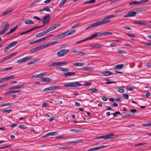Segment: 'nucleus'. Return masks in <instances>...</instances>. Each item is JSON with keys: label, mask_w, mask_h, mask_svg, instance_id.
<instances>
[{"label": "nucleus", "mask_w": 151, "mask_h": 151, "mask_svg": "<svg viewBox=\"0 0 151 151\" xmlns=\"http://www.w3.org/2000/svg\"><path fill=\"white\" fill-rule=\"evenodd\" d=\"M51 91L60 88V86H55L53 85L52 86L50 87Z\"/></svg>", "instance_id": "19"}, {"label": "nucleus", "mask_w": 151, "mask_h": 151, "mask_svg": "<svg viewBox=\"0 0 151 151\" xmlns=\"http://www.w3.org/2000/svg\"><path fill=\"white\" fill-rule=\"evenodd\" d=\"M19 127L21 129H25L27 128L26 126L25 125H20Z\"/></svg>", "instance_id": "50"}, {"label": "nucleus", "mask_w": 151, "mask_h": 151, "mask_svg": "<svg viewBox=\"0 0 151 151\" xmlns=\"http://www.w3.org/2000/svg\"><path fill=\"white\" fill-rule=\"evenodd\" d=\"M67 36L66 33V32H65L59 35L56 36L55 37V39L56 40H58Z\"/></svg>", "instance_id": "8"}, {"label": "nucleus", "mask_w": 151, "mask_h": 151, "mask_svg": "<svg viewBox=\"0 0 151 151\" xmlns=\"http://www.w3.org/2000/svg\"><path fill=\"white\" fill-rule=\"evenodd\" d=\"M106 146L103 145L101 146H100L98 147H96L94 148H92L90 149H88V151H94L95 150H98L104 148L106 147Z\"/></svg>", "instance_id": "9"}, {"label": "nucleus", "mask_w": 151, "mask_h": 151, "mask_svg": "<svg viewBox=\"0 0 151 151\" xmlns=\"http://www.w3.org/2000/svg\"><path fill=\"white\" fill-rule=\"evenodd\" d=\"M142 126L145 127H148L151 126V122L148 124H143Z\"/></svg>", "instance_id": "48"}, {"label": "nucleus", "mask_w": 151, "mask_h": 151, "mask_svg": "<svg viewBox=\"0 0 151 151\" xmlns=\"http://www.w3.org/2000/svg\"><path fill=\"white\" fill-rule=\"evenodd\" d=\"M39 60V59H36L34 60L31 62H30L27 64V65H29L31 64H33L36 63Z\"/></svg>", "instance_id": "25"}, {"label": "nucleus", "mask_w": 151, "mask_h": 151, "mask_svg": "<svg viewBox=\"0 0 151 151\" xmlns=\"http://www.w3.org/2000/svg\"><path fill=\"white\" fill-rule=\"evenodd\" d=\"M12 111V109H8V110H2L1 111L3 112V113H6L8 112L9 113H10Z\"/></svg>", "instance_id": "52"}, {"label": "nucleus", "mask_w": 151, "mask_h": 151, "mask_svg": "<svg viewBox=\"0 0 151 151\" xmlns=\"http://www.w3.org/2000/svg\"><path fill=\"white\" fill-rule=\"evenodd\" d=\"M97 37V35L96 34V33L95 32V33L94 34L92 35L91 36H90V37H89L87 38V40H91V39H92L93 38L95 37Z\"/></svg>", "instance_id": "28"}, {"label": "nucleus", "mask_w": 151, "mask_h": 151, "mask_svg": "<svg viewBox=\"0 0 151 151\" xmlns=\"http://www.w3.org/2000/svg\"><path fill=\"white\" fill-rule=\"evenodd\" d=\"M46 33L47 32H46V30H45V31H43L39 33L36 35V37H39L45 35Z\"/></svg>", "instance_id": "17"}, {"label": "nucleus", "mask_w": 151, "mask_h": 151, "mask_svg": "<svg viewBox=\"0 0 151 151\" xmlns=\"http://www.w3.org/2000/svg\"><path fill=\"white\" fill-rule=\"evenodd\" d=\"M85 54V52H82L81 51H79L78 52V53L76 54V55H80L81 56H82Z\"/></svg>", "instance_id": "46"}, {"label": "nucleus", "mask_w": 151, "mask_h": 151, "mask_svg": "<svg viewBox=\"0 0 151 151\" xmlns=\"http://www.w3.org/2000/svg\"><path fill=\"white\" fill-rule=\"evenodd\" d=\"M64 76L65 77L74 76L76 75V72H68L66 73H64Z\"/></svg>", "instance_id": "10"}, {"label": "nucleus", "mask_w": 151, "mask_h": 151, "mask_svg": "<svg viewBox=\"0 0 151 151\" xmlns=\"http://www.w3.org/2000/svg\"><path fill=\"white\" fill-rule=\"evenodd\" d=\"M53 36V35H47L45 37H44L43 38H41V40H42V41H43L44 40H46V39H47V38L49 37H52V36Z\"/></svg>", "instance_id": "38"}, {"label": "nucleus", "mask_w": 151, "mask_h": 151, "mask_svg": "<svg viewBox=\"0 0 151 151\" xmlns=\"http://www.w3.org/2000/svg\"><path fill=\"white\" fill-rule=\"evenodd\" d=\"M57 43H58V41L52 42H50L49 43V45H54L55 44Z\"/></svg>", "instance_id": "58"}, {"label": "nucleus", "mask_w": 151, "mask_h": 151, "mask_svg": "<svg viewBox=\"0 0 151 151\" xmlns=\"http://www.w3.org/2000/svg\"><path fill=\"white\" fill-rule=\"evenodd\" d=\"M39 50L40 49L38 46L31 50H30V52L31 53H33Z\"/></svg>", "instance_id": "23"}, {"label": "nucleus", "mask_w": 151, "mask_h": 151, "mask_svg": "<svg viewBox=\"0 0 151 151\" xmlns=\"http://www.w3.org/2000/svg\"><path fill=\"white\" fill-rule=\"evenodd\" d=\"M24 86V84L20 85L19 86H15L11 87L9 88V89L11 90V89H18L20 88H21Z\"/></svg>", "instance_id": "14"}, {"label": "nucleus", "mask_w": 151, "mask_h": 151, "mask_svg": "<svg viewBox=\"0 0 151 151\" xmlns=\"http://www.w3.org/2000/svg\"><path fill=\"white\" fill-rule=\"evenodd\" d=\"M118 52L119 53L124 54L126 53V52L124 50H118Z\"/></svg>", "instance_id": "51"}, {"label": "nucleus", "mask_w": 151, "mask_h": 151, "mask_svg": "<svg viewBox=\"0 0 151 151\" xmlns=\"http://www.w3.org/2000/svg\"><path fill=\"white\" fill-rule=\"evenodd\" d=\"M97 37H100L103 36V33L96 32Z\"/></svg>", "instance_id": "64"}, {"label": "nucleus", "mask_w": 151, "mask_h": 151, "mask_svg": "<svg viewBox=\"0 0 151 151\" xmlns=\"http://www.w3.org/2000/svg\"><path fill=\"white\" fill-rule=\"evenodd\" d=\"M58 62H55L53 63L50 62L49 63L48 66L49 67L58 66Z\"/></svg>", "instance_id": "16"}, {"label": "nucleus", "mask_w": 151, "mask_h": 151, "mask_svg": "<svg viewBox=\"0 0 151 151\" xmlns=\"http://www.w3.org/2000/svg\"><path fill=\"white\" fill-rule=\"evenodd\" d=\"M17 28V26H15V27L11 29L10 31V32L12 33L13 32H14Z\"/></svg>", "instance_id": "47"}, {"label": "nucleus", "mask_w": 151, "mask_h": 151, "mask_svg": "<svg viewBox=\"0 0 151 151\" xmlns=\"http://www.w3.org/2000/svg\"><path fill=\"white\" fill-rule=\"evenodd\" d=\"M112 33L110 32H108L103 33V36H106L109 35H112Z\"/></svg>", "instance_id": "32"}, {"label": "nucleus", "mask_w": 151, "mask_h": 151, "mask_svg": "<svg viewBox=\"0 0 151 151\" xmlns=\"http://www.w3.org/2000/svg\"><path fill=\"white\" fill-rule=\"evenodd\" d=\"M54 29V27L53 26L51 27H50L49 28H48L46 30V32H47V33Z\"/></svg>", "instance_id": "34"}, {"label": "nucleus", "mask_w": 151, "mask_h": 151, "mask_svg": "<svg viewBox=\"0 0 151 151\" xmlns=\"http://www.w3.org/2000/svg\"><path fill=\"white\" fill-rule=\"evenodd\" d=\"M81 84L78 82H70L69 83H67L63 86L64 87H77L81 86Z\"/></svg>", "instance_id": "2"}, {"label": "nucleus", "mask_w": 151, "mask_h": 151, "mask_svg": "<svg viewBox=\"0 0 151 151\" xmlns=\"http://www.w3.org/2000/svg\"><path fill=\"white\" fill-rule=\"evenodd\" d=\"M24 22L26 24H34L33 21L28 19L25 20Z\"/></svg>", "instance_id": "21"}, {"label": "nucleus", "mask_w": 151, "mask_h": 151, "mask_svg": "<svg viewBox=\"0 0 151 151\" xmlns=\"http://www.w3.org/2000/svg\"><path fill=\"white\" fill-rule=\"evenodd\" d=\"M12 68V67H9V68H3V69L2 71H6V70H8L11 69Z\"/></svg>", "instance_id": "55"}, {"label": "nucleus", "mask_w": 151, "mask_h": 151, "mask_svg": "<svg viewBox=\"0 0 151 151\" xmlns=\"http://www.w3.org/2000/svg\"><path fill=\"white\" fill-rule=\"evenodd\" d=\"M44 9L47 12H51L50 9L47 6H44Z\"/></svg>", "instance_id": "49"}, {"label": "nucleus", "mask_w": 151, "mask_h": 151, "mask_svg": "<svg viewBox=\"0 0 151 151\" xmlns=\"http://www.w3.org/2000/svg\"><path fill=\"white\" fill-rule=\"evenodd\" d=\"M127 89L129 91H133L134 89V88L132 87L128 86L127 87Z\"/></svg>", "instance_id": "63"}, {"label": "nucleus", "mask_w": 151, "mask_h": 151, "mask_svg": "<svg viewBox=\"0 0 151 151\" xmlns=\"http://www.w3.org/2000/svg\"><path fill=\"white\" fill-rule=\"evenodd\" d=\"M56 68L57 69H58L59 70H60L61 71L63 72H67L70 70V69H69L66 68H59L58 67H57Z\"/></svg>", "instance_id": "20"}, {"label": "nucleus", "mask_w": 151, "mask_h": 151, "mask_svg": "<svg viewBox=\"0 0 151 151\" xmlns=\"http://www.w3.org/2000/svg\"><path fill=\"white\" fill-rule=\"evenodd\" d=\"M137 4H139V1H132L130 2L129 4L130 5H134Z\"/></svg>", "instance_id": "35"}, {"label": "nucleus", "mask_w": 151, "mask_h": 151, "mask_svg": "<svg viewBox=\"0 0 151 151\" xmlns=\"http://www.w3.org/2000/svg\"><path fill=\"white\" fill-rule=\"evenodd\" d=\"M101 74L104 76H107L113 75L114 74V73L111 71H106L102 72Z\"/></svg>", "instance_id": "11"}, {"label": "nucleus", "mask_w": 151, "mask_h": 151, "mask_svg": "<svg viewBox=\"0 0 151 151\" xmlns=\"http://www.w3.org/2000/svg\"><path fill=\"white\" fill-rule=\"evenodd\" d=\"M76 30H71V31H70V32H69V31L66 32V35L67 36H68L69 35H70L71 34H73L75 33L76 32Z\"/></svg>", "instance_id": "24"}, {"label": "nucleus", "mask_w": 151, "mask_h": 151, "mask_svg": "<svg viewBox=\"0 0 151 151\" xmlns=\"http://www.w3.org/2000/svg\"><path fill=\"white\" fill-rule=\"evenodd\" d=\"M96 138L98 139L104 138V139L105 140L109 139H114L115 137L113 133H110L104 136L97 137Z\"/></svg>", "instance_id": "3"}, {"label": "nucleus", "mask_w": 151, "mask_h": 151, "mask_svg": "<svg viewBox=\"0 0 151 151\" xmlns=\"http://www.w3.org/2000/svg\"><path fill=\"white\" fill-rule=\"evenodd\" d=\"M69 50V49L60 50L57 52L56 55L59 57L63 56L67 53Z\"/></svg>", "instance_id": "4"}, {"label": "nucleus", "mask_w": 151, "mask_h": 151, "mask_svg": "<svg viewBox=\"0 0 151 151\" xmlns=\"http://www.w3.org/2000/svg\"><path fill=\"white\" fill-rule=\"evenodd\" d=\"M106 81H108L105 83V84H109L111 83H116V82L113 81H110V80L109 79H106Z\"/></svg>", "instance_id": "42"}, {"label": "nucleus", "mask_w": 151, "mask_h": 151, "mask_svg": "<svg viewBox=\"0 0 151 151\" xmlns=\"http://www.w3.org/2000/svg\"><path fill=\"white\" fill-rule=\"evenodd\" d=\"M123 97L124 98L126 99H127L129 98V95L127 94H123Z\"/></svg>", "instance_id": "60"}, {"label": "nucleus", "mask_w": 151, "mask_h": 151, "mask_svg": "<svg viewBox=\"0 0 151 151\" xmlns=\"http://www.w3.org/2000/svg\"><path fill=\"white\" fill-rule=\"evenodd\" d=\"M82 69L84 71H92L93 70V67H84L82 68Z\"/></svg>", "instance_id": "12"}, {"label": "nucleus", "mask_w": 151, "mask_h": 151, "mask_svg": "<svg viewBox=\"0 0 151 151\" xmlns=\"http://www.w3.org/2000/svg\"><path fill=\"white\" fill-rule=\"evenodd\" d=\"M10 26V24L8 22H6L5 25L3 28L6 31L9 28Z\"/></svg>", "instance_id": "29"}, {"label": "nucleus", "mask_w": 151, "mask_h": 151, "mask_svg": "<svg viewBox=\"0 0 151 151\" xmlns=\"http://www.w3.org/2000/svg\"><path fill=\"white\" fill-rule=\"evenodd\" d=\"M6 31V30H4V29L3 28L1 30V31H0V35H2Z\"/></svg>", "instance_id": "56"}, {"label": "nucleus", "mask_w": 151, "mask_h": 151, "mask_svg": "<svg viewBox=\"0 0 151 151\" xmlns=\"http://www.w3.org/2000/svg\"><path fill=\"white\" fill-rule=\"evenodd\" d=\"M150 8V7L148 6H146L141 8V9L143 10V11L147 10Z\"/></svg>", "instance_id": "39"}, {"label": "nucleus", "mask_w": 151, "mask_h": 151, "mask_svg": "<svg viewBox=\"0 0 151 151\" xmlns=\"http://www.w3.org/2000/svg\"><path fill=\"white\" fill-rule=\"evenodd\" d=\"M124 89L119 88L118 91L120 93H123L124 92Z\"/></svg>", "instance_id": "53"}, {"label": "nucleus", "mask_w": 151, "mask_h": 151, "mask_svg": "<svg viewBox=\"0 0 151 151\" xmlns=\"http://www.w3.org/2000/svg\"><path fill=\"white\" fill-rule=\"evenodd\" d=\"M53 36V35H47L45 37H44L43 38H41V40H42V41H43L44 40H46V39H47V38L49 37H52V36Z\"/></svg>", "instance_id": "37"}, {"label": "nucleus", "mask_w": 151, "mask_h": 151, "mask_svg": "<svg viewBox=\"0 0 151 151\" xmlns=\"http://www.w3.org/2000/svg\"><path fill=\"white\" fill-rule=\"evenodd\" d=\"M17 44V42L15 41L12 42L9 44L7 47L5 48L4 49V52H7L8 50L11 47H12L16 45Z\"/></svg>", "instance_id": "7"}, {"label": "nucleus", "mask_w": 151, "mask_h": 151, "mask_svg": "<svg viewBox=\"0 0 151 151\" xmlns=\"http://www.w3.org/2000/svg\"><path fill=\"white\" fill-rule=\"evenodd\" d=\"M95 2L96 0H90L88 1H87L84 2V4H92L95 3Z\"/></svg>", "instance_id": "41"}, {"label": "nucleus", "mask_w": 151, "mask_h": 151, "mask_svg": "<svg viewBox=\"0 0 151 151\" xmlns=\"http://www.w3.org/2000/svg\"><path fill=\"white\" fill-rule=\"evenodd\" d=\"M147 144L145 143H139L135 145V146H137L139 145H146Z\"/></svg>", "instance_id": "59"}, {"label": "nucleus", "mask_w": 151, "mask_h": 151, "mask_svg": "<svg viewBox=\"0 0 151 151\" xmlns=\"http://www.w3.org/2000/svg\"><path fill=\"white\" fill-rule=\"evenodd\" d=\"M130 116H132V115H131L130 113H129L126 114L124 115H122V117H127Z\"/></svg>", "instance_id": "54"}, {"label": "nucleus", "mask_w": 151, "mask_h": 151, "mask_svg": "<svg viewBox=\"0 0 151 151\" xmlns=\"http://www.w3.org/2000/svg\"><path fill=\"white\" fill-rule=\"evenodd\" d=\"M68 137L65 136V135H62L61 136L57 137L56 138V139H59L65 138Z\"/></svg>", "instance_id": "40"}, {"label": "nucleus", "mask_w": 151, "mask_h": 151, "mask_svg": "<svg viewBox=\"0 0 151 151\" xmlns=\"http://www.w3.org/2000/svg\"><path fill=\"white\" fill-rule=\"evenodd\" d=\"M124 65L122 64L116 65L114 67V68L115 69H121L124 67Z\"/></svg>", "instance_id": "15"}, {"label": "nucleus", "mask_w": 151, "mask_h": 151, "mask_svg": "<svg viewBox=\"0 0 151 151\" xmlns=\"http://www.w3.org/2000/svg\"><path fill=\"white\" fill-rule=\"evenodd\" d=\"M26 61L27 60L26 59V58L25 57L23 58L20 59L19 60L16 62V63H21L24 62Z\"/></svg>", "instance_id": "22"}, {"label": "nucleus", "mask_w": 151, "mask_h": 151, "mask_svg": "<svg viewBox=\"0 0 151 151\" xmlns=\"http://www.w3.org/2000/svg\"><path fill=\"white\" fill-rule=\"evenodd\" d=\"M12 103H7L6 104H1L0 106H11Z\"/></svg>", "instance_id": "43"}, {"label": "nucleus", "mask_w": 151, "mask_h": 151, "mask_svg": "<svg viewBox=\"0 0 151 151\" xmlns=\"http://www.w3.org/2000/svg\"><path fill=\"white\" fill-rule=\"evenodd\" d=\"M50 19V16L48 14L43 17V19L42 21V23L45 25V24L49 23Z\"/></svg>", "instance_id": "6"}, {"label": "nucleus", "mask_w": 151, "mask_h": 151, "mask_svg": "<svg viewBox=\"0 0 151 151\" xmlns=\"http://www.w3.org/2000/svg\"><path fill=\"white\" fill-rule=\"evenodd\" d=\"M149 0H141V1H139V4L142 3H145L147 2Z\"/></svg>", "instance_id": "57"}, {"label": "nucleus", "mask_w": 151, "mask_h": 151, "mask_svg": "<svg viewBox=\"0 0 151 151\" xmlns=\"http://www.w3.org/2000/svg\"><path fill=\"white\" fill-rule=\"evenodd\" d=\"M13 10H7L5 12H4L3 13V14H2V15L3 16H5V15L8 14L9 13L12 12Z\"/></svg>", "instance_id": "31"}, {"label": "nucleus", "mask_w": 151, "mask_h": 151, "mask_svg": "<svg viewBox=\"0 0 151 151\" xmlns=\"http://www.w3.org/2000/svg\"><path fill=\"white\" fill-rule=\"evenodd\" d=\"M83 139H79L75 141H73L70 142H69L68 143L70 144L74 143H77L78 142H81L82 141Z\"/></svg>", "instance_id": "33"}, {"label": "nucleus", "mask_w": 151, "mask_h": 151, "mask_svg": "<svg viewBox=\"0 0 151 151\" xmlns=\"http://www.w3.org/2000/svg\"><path fill=\"white\" fill-rule=\"evenodd\" d=\"M52 81V79L49 78L42 77V81L44 82H49Z\"/></svg>", "instance_id": "13"}, {"label": "nucleus", "mask_w": 151, "mask_h": 151, "mask_svg": "<svg viewBox=\"0 0 151 151\" xmlns=\"http://www.w3.org/2000/svg\"><path fill=\"white\" fill-rule=\"evenodd\" d=\"M92 24L93 27H97L98 26L101 25L100 22L94 23Z\"/></svg>", "instance_id": "27"}, {"label": "nucleus", "mask_w": 151, "mask_h": 151, "mask_svg": "<svg viewBox=\"0 0 151 151\" xmlns=\"http://www.w3.org/2000/svg\"><path fill=\"white\" fill-rule=\"evenodd\" d=\"M49 46V45H40L38 47V48H39V49L40 50L41 49L45 48L47 47L48 46Z\"/></svg>", "instance_id": "45"}, {"label": "nucleus", "mask_w": 151, "mask_h": 151, "mask_svg": "<svg viewBox=\"0 0 151 151\" xmlns=\"http://www.w3.org/2000/svg\"><path fill=\"white\" fill-rule=\"evenodd\" d=\"M88 90L90 92L95 93L97 91V89L96 88H94L92 89H90Z\"/></svg>", "instance_id": "44"}, {"label": "nucleus", "mask_w": 151, "mask_h": 151, "mask_svg": "<svg viewBox=\"0 0 151 151\" xmlns=\"http://www.w3.org/2000/svg\"><path fill=\"white\" fill-rule=\"evenodd\" d=\"M137 14V13L135 11H130L127 13L123 16L124 17H133L135 16Z\"/></svg>", "instance_id": "5"}, {"label": "nucleus", "mask_w": 151, "mask_h": 151, "mask_svg": "<svg viewBox=\"0 0 151 151\" xmlns=\"http://www.w3.org/2000/svg\"><path fill=\"white\" fill-rule=\"evenodd\" d=\"M132 23L133 24H141L142 25L146 24V23L144 22H141L139 21H136V20H134L132 22Z\"/></svg>", "instance_id": "18"}, {"label": "nucleus", "mask_w": 151, "mask_h": 151, "mask_svg": "<svg viewBox=\"0 0 151 151\" xmlns=\"http://www.w3.org/2000/svg\"><path fill=\"white\" fill-rule=\"evenodd\" d=\"M52 135H57L59 134V132H52Z\"/></svg>", "instance_id": "62"}, {"label": "nucleus", "mask_w": 151, "mask_h": 151, "mask_svg": "<svg viewBox=\"0 0 151 151\" xmlns=\"http://www.w3.org/2000/svg\"><path fill=\"white\" fill-rule=\"evenodd\" d=\"M96 48H101L103 47L104 45L101 44L97 43L95 44Z\"/></svg>", "instance_id": "36"}, {"label": "nucleus", "mask_w": 151, "mask_h": 151, "mask_svg": "<svg viewBox=\"0 0 151 151\" xmlns=\"http://www.w3.org/2000/svg\"><path fill=\"white\" fill-rule=\"evenodd\" d=\"M67 0H62L59 4V6L60 7H62L65 4Z\"/></svg>", "instance_id": "30"}, {"label": "nucleus", "mask_w": 151, "mask_h": 151, "mask_svg": "<svg viewBox=\"0 0 151 151\" xmlns=\"http://www.w3.org/2000/svg\"><path fill=\"white\" fill-rule=\"evenodd\" d=\"M115 17L114 15H110L103 19L100 22L101 25L106 24L110 22V19Z\"/></svg>", "instance_id": "1"}, {"label": "nucleus", "mask_w": 151, "mask_h": 151, "mask_svg": "<svg viewBox=\"0 0 151 151\" xmlns=\"http://www.w3.org/2000/svg\"><path fill=\"white\" fill-rule=\"evenodd\" d=\"M80 23H78L74 25L73 26L71 27V28L72 29H74L75 28L77 27H78V25H79Z\"/></svg>", "instance_id": "61"}, {"label": "nucleus", "mask_w": 151, "mask_h": 151, "mask_svg": "<svg viewBox=\"0 0 151 151\" xmlns=\"http://www.w3.org/2000/svg\"><path fill=\"white\" fill-rule=\"evenodd\" d=\"M74 66H82L84 65V63H73Z\"/></svg>", "instance_id": "26"}]
</instances>
